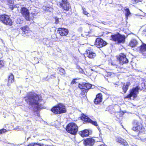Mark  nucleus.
Listing matches in <instances>:
<instances>
[{
	"label": "nucleus",
	"mask_w": 146,
	"mask_h": 146,
	"mask_svg": "<svg viewBox=\"0 0 146 146\" xmlns=\"http://www.w3.org/2000/svg\"><path fill=\"white\" fill-rule=\"evenodd\" d=\"M25 101L29 105L36 108V94L32 92H29L25 97Z\"/></svg>",
	"instance_id": "f257e3e1"
},
{
	"label": "nucleus",
	"mask_w": 146,
	"mask_h": 146,
	"mask_svg": "<svg viewBox=\"0 0 146 146\" xmlns=\"http://www.w3.org/2000/svg\"><path fill=\"white\" fill-rule=\"evenodd\" d=\"M51 110L55 114L64 113L66 111L65 106L61 103L53 107Z\"/></svg>",
	"instance_id": "f03ea898"
},
{
	"label": "nucleus",
	"mask_w": 146,
	"mask_h": 146,
	"mask_svg": "<svg viewBox=\"0 0 146 146\" xmlns=\"http://www.w3.org/2000/svg\"><path fill=\"white\" fill-rule=\"evenodd\" d=\"M111 40L119 44L123 43L125 42V36L118 33L111 35Z\"/></svg>",
	"instance_id": "7ed1b4c3"
},
{
	"label": "nucleus",
	"mask_w": 146,
	"mask_h": 146,
	"mask_svg": "<svg viewBox=\"0 0 146 146\" xmlns=\"http://www.w3.org/2000/svg\"><path fill=\"white\" fill-rule=\"evenodd\" d=\"M66 129L69 133L75 135L78 131V127L75 123H71L67 125Z\"/></svg>",
	"instance_id": "20e7f679"
},
{
	"label": "nucleus",
	"mask_w": 146,
	"mask_h": 146,
	"mask_svg": "<svg viewBox=\"0 0 146 146\" xmlns=\"http://www.w3.org/2000/svg\"><path fill=\"white\" fill-rule=\"evenodd\" d=\"M0 21L6 25L11 26L13 25L11 19L9 15L5 14L0 15Z\"/></svg>",
	"instance_id": "39448f33"
},
{
	"label": "nucleus",
	"mask_w": 146,
	"mask_h": 146,
	"mask_svg": "<svg viewBox=\"0 0 146 146\" xmlns=\"http://www.w3.org/2000/svg\"><path fill=\"white\" fill-rule=\"evenodd\" d=\"M20 13L25 19L27 21H29L31 18L30 16V12L29 10L26 7H23L21 8Z\"/></svg>",
	"instance_id": "423d86ee"
},
{
	"label": "nucleus",
	"mask_w": 146,
	"mask_h": 146,
	"mask_svg": "<svg viewBox=\"0 0 146 146\" xmlns=\"http://www.w3.org/2000/svg\"><path fill=\"white\" fill-rule=\"evenodd\" d=\"M139 89L138 86L133 88L131 91L130 93L125 98L134 100V98L137 97V95L139 92Z\"/></svg>",
	"instance_id": "0eeeda50"
},
{
	"label": "nucleus",
	"mask_w": 146,
	"mask_h": 146,
	"mask_svg": "<svg viewBox=\"0 0 146 146\" xmlns=\"http://www.w3.org/2000/svg\"><path fill=\"white\" fill-rule=\"evenodd\" d=\"M58 5L66 11H69L71 8L70 3L67 0H62V2H60L58 3Z\"/></svg>",
	"instance_id": "6e6552de"
},
{
	"label": "nucleus",
	"mask_w": 146,
	"mask_h": 146,
	"mask_svg": "<svg viewBox=\"0 0 146 146\" xmlns=\"http://www.w3.org/2000/svg\"><path fill=\"white\" fill-rule=\"evenodd\" d=\"M117 59L119 63L122 65L127 63L129 62L128 59L126 58V55L122 53L120 54L117 56Z\"/></svg>",
	"instance_id": "1a4fd4ad"
},
{
	"label": "nucleus",
	"mask_w": 146,
	"mask_h": 146,
	"mask_svg": "<svg viewBox=\"0 0 146 146\" xmlns=\"http://www.w3.org/2000/svg\"><path fill=\"white\" fill-rule=\"evenodd\" d=\"M91 85L87 83H82V84H79V87L81 89V91L83 93L88 92V90L91 87Z\"/></svg>",
	"instance_id": "9d476101"
},
{
	"label": "nucleus",
	"mask_w": 146,
	"mask_h": 146,
	"mask_svg": "<svg viewBox=\"0 0 146 146\" xmlns=\"http://www.w3.org/2000/svg\"><path fill=\"white\" fill-rule=\"evenodd\" d=\"M44 102L42 99L40 95H37V111L42 108V105ZM39 115L37 113V117H39Z\"/></svg>",
	"instance_id": "9b49d317"
},
{
	"label": "nucleus",
	"mask_w": 146,
	"mask_h": 146,
	"mask_svg": "<svg viewBox=\"0 0 146 146\" xmlns=\"http://www.w3.org/2000/svg\"><path fill=\"white\" fill-rule=\"evenodd\" d=\"M106 43L100 38H97L95 41V45L98 48H101L106 44Z\"/></svg>",
	"instance_id": "f8f14e48"
},
{
	"label": "nucleus",
	"mask_w": 146,
	"mask_h": 146,
	"mask_svg": "<svg viewBox=\"0 0 146 146\" xmlns=\"http://www.w3.org/2000/svg\"><path fill=\"white\" fill-rule=\"evenodd\" d=\"M82 119L85 122L90 123L95 126H98L96 121H92L87 116L85 115H84L82 116Z\"/></svg>",
	"instance_id": "ddd939ff"
},
{
	"label": "nucleus",
	"mask_w": 146,
	"mask_h": 146,
	"mask_svg": "<svg viewBox=\"0 0 146 146\" xmlns=\"http://www.w3.org/2000/svg\"><path fill=\"white\" fill-rule=\"evenodd\" d=\"M57 32L61 36H66L68 34V31L67 29L61 28L58 29Z\"/></svg>",
	"instance_id": "4468645a"
},
{
	"label": "nucleus",
	"mask_w": 146,
	"mask_h": 146,
	"mask_svg": "<svg viewBox=\"0 0 146 146\" xmlns=\"http://www.w3.org/2000/svg\"><path fill=\"white\" fill-rule=\"evenodd\" d=\"M94 143V140L92 138H88L84 141V144L85 146L92 145Z\"/></svg>",
	"instance_id": "2eb2a0df"
},
{
	"label": "nucleus",
	"mask_w": 146,
	"mask_h": 146,
	"mask_svg": "<svg viewBox=\"0 0 146 146\" xmlns=\"http://www.w3.org/2000/svg\"><path fill=\"white\" fill-rule=\"evenodd\" d=\"M8 78L7 85L8 86H9L11 83H13L15 81V78L13 74L12 73H11L8 76Z\"/></svg>",
	"instance_id": "dca6fc26"
},
{
	"label": "nucleus",
	"mask_w": 146,
	"mask_h": 146,
	"mask_svg": "<svg viewBox=\"0 0 146 146\" xmlns=\"http://www.w3.org/2000/svg\"><path fill=\"white\" fill-rule=\"evenodd\" d=\"M102 95L101 93H99L97 95L96 97L94 100V103L96 104H100L102 102Z\"/></svg>",
	"instance_id": "f3484780"
},
{
	"label": "nucleus",
	"mask_w": 146,
	"mask_h": 146,
	"mask_svg": "<svg viewBox=\"0 0 146 146\" xmlns=\"http://www.w3.org/2000/svg\"><path fill=\"white\" fill-rule=\"evenodd\" d=\"M87 56L90 58H92L95 57L96 54L92 50H87L86 51Z\"/></svg>",
	"instance_id": "a211bd4d"
},
{
	"label": "nucleus",
	"mask_w": 146,
	"mask_h": 146,
	"mask_svg": "<svg viewBox=\"0 0 146 146\" xmlns=\"http://www.w3.org/2000/svg\"><path fill=\"white\" fill-rule=\"evenodd\" d=\"M140 53H141L143 55H144V53L146 52V44H143L139 47Z\"/></svg>",
	"instance_id": "6ab92c4d"
},
{
	"label": "nucleus",
	"mask_w": 146,
	"mask_h": 146,
	"mask_svg": "<svg viewBox=\"0 0 146 146\" xmlns=\"http://www.w3.org/2000/svg\"><path fill=\"white\" fill-rule=\"evenodd\" d=\"M21 29L23 31V34H24L29 33L30 31L29 27L27 26H25L21 27Z\"/></svg>",
	"instance_id": "aec40b11"
},
{
	"label": "nucleus",
	"mask_w": 146,
	"mask_h": 146,
	"mask_svg": "<svg viewBox=\"0 0 146 146\" xmlns=\"http://www.w3.org/2000/svg\"><path fill=\"white\" fill-rule=\"evenodd\" d=\"M116 141L117 142L124 145H127V143L126 141L120 137H118L116 139Z\"/></svg>",
	"instance_id": "412c9836"
},
{
	"label": "nucleus",
	"mask_w": 146,
	"mask_h": 146,
	"mask_svg": "<svg viewBox=\"0 0 146 146\" xmlns=\"http://www.w3.org/2000/svg\"><path fill=\"white\" fill-rule=\"evenodd\" d=\"M79 134L82 137H87L89 135V131L88 130L85 129L79 132Z\"/></svg>",
	"instance_id": "4be33fe9"
},
{
	"label": "nucleus",
	"mask_w": 146,
	"mask_h": 146,
	"mask_svg": "<svg viewBox=\"0 0 146 146\" xmlns=\"http://www.w3.org/2000/svg\"><path fill=\"white\" fill-rule=\"evenodd\" d=\"M138 44L137 41L135 39H132L129 43L130 46L132 47L136 46Z\"/></svg>",
	"instance_id": "5701e85b"
},
{
	"label": "nucleus",
	"mask_w": 146,
	"mask_h": 146,
	"mask_svg": "<svg viewBox=\"0 0 146 146\" xmlns=\"http://www.w3.org/2000/svg\"><path fill=\"white\" fill-rule=\"evenodd\" d=\"M130 84L129 83L127 82L125 84H124L123 87V90L124 93L126 92L127 91L128 89V87L130 85Z\"/></svg>",
	"instance_id": "b1692460"
},
{
	"label": "nucleus",
	"mask_w": 146,
	"mask_h": 146,
	"mask_svg": "<svg viewBox=\"0 0 146 146\" xmlns=\"http://www.w3.org/2000/svg\"><path fill=\"white\" fill-rule=\"evenodd\" d=\"M125 11H126L125 17L127 19L129 15L131 14V13L129 11V9L128 8H125L124 9Z\"/></svg>",
	"instance_id": "393cba45"
},
{
	"label": "nucleus",
	"mask_w": 146,
	"mask_h": 146,
	"mask_svg": "<svg viewBox=\"0 0 146 146\" xmlns=\"http://www.w3.org/2000/svg\"><path fill=\"white\" fill-rule=\"evenodd\" d=\"M44 40L45 41V42L44 41V43L48 47L52 45V43L50 41L46 39Z\"/></svg>",
	"instance_id": "a878e982"
},
{
	"label": "nucleus",
	"mask_w": 146,
	"mask_h": 146,
	"mask_svg": "<svg viewBox=\"0 0 146 146\" xmlns=\"http://www.w3.org/2000/svg\"><path fill=\"white\" fill-rule=\"evenodd\" d=\"M141 127L139 125H136L135 126H134L133 128V130L134 131L140 130Z\"/></svg>",
	"instance_id": "bb28decb"
},
{
	"label": "nucleus",
	"mask_w": 146,
	"mask_h": 146,
	"mask_svg": "<svg viewBox=\"0 0 146 146\" xmlns=\"http://www.w3.org/2000/svg\"><path fill=\"white\" fill-rule=\"evenodd\" d=\"M5 63V62L4 60H0V69L4 67Z\"/></svg>",
	"instance_id": "cd10ccee"
},
{
	"label": "nucleus",
	"mask_w": 146,
	"mask_h": 146,
	"mask_svg": "<svg viewBox=\"0 0 146 146\" xmlns=\"http://www.w3.org/2000/svg\"><path fill=\"white\" fill-rule=\"evenodd\" d=\"M9 8L11 10H13L14 8H16L17 7L16 5H8Z\"/></svg>",
	"instance_id": "c85d7f7f"
},
{
	"label": "nucleus",
	"mask_w": 146,
	"mask_h": 146,
	"mask_svg": "<svg viewBox=\"0 0 146 146\" xmlns=\"http://www.w3.org/2000/svg\"><path fill=\"white\" fill-rule=\"evenodd\" d=\"M59 73L61 75H64L65 73V72L64 69L60 68L59 71Z\"/></svg>",
	"instance_id": "c756f323"
},
{
	"label": "nucleus",
	"mask_w": 146,
	"mask_h": 146,
	"mask_svg": "<svg viewBox=\"0 0 146 146\" xmlns=\"http://www.w3.org/2000/svg\"><path fill=\"white\" fill-rule=\"evenodd\" d=\"M8 131V130L4 128L0 129V135L5 133Z\"/></svg>",
	"instance_id": "7c9ffc66"
},
{
	"label": "nucleus",
	"mask_w": 146,
	"mask_h": 146,
	"mask_svg": "<svg viewBox=\"0 0 146 146\" xmlns=\"http://www.w3.org/2000/svg\"><path fill=\"white\" fill-rule=\"evenodd\" d=\"M83 11V13L85 15H87L88 17H89L90 16V14L88 13L86 11V9L85 8H82Z\"/></svg>",
	"instance_id": "2f4dec72"
},
{
	"label": "nucleus",
	"mask_w": 146,
	"mask_h": 146,
	"mask_svg": "<svg viewBox=\"0 0 146 146\" xmlns=\"http://www.w3.org/2000/svg\"><path fill=\"white\" fill-rule=\"evenodd\" d=\"M143 0H131V2L133 4L139 2H142Z\"/></svg>",
	"instance_id": "473e14b6"
},
{
	"label": "nucleus",
	"mask_w": 146,
	"mask_h": 146,
	"mask_svg": "<svg viewBox=\"0 0 146 146\" xmlns=\"http://www.w3.org/2000/svg\"><path fill=\"white\" fill-rule=\"evenodd\" d=\"M7 5H13L14 1L12 0H7Z\"/></svg>",
	"instance_id": "72a5a7b5"
},
{
	"label": "nucleus",
	"mask_w": 146,
	"mask_h": 146,
	"mask_svg": "<svg viewBox=\"0 0 146 146\" xmlns=\"http://www.w3.org/2000/svg\"><path fill=\"white\" fill-rule=\"evenodd\" d=\"M50 9L51 8H50L49 7H46V6H43L42 7V9L45 11H50L51 10H50Z\"/></svg>",
	"instance_id": "f704fd0d"
},
{
	"label": "nucleus",
	"mask_w": 146,
	"mask_h": 146,
	"mask_svg": "<svg viewBox=\"0 0 146 146\" xmlns=\"http://www.w3.org/2000/svg\"><path fill=\"white\" fill-rule=\"evenodd\" d=\"M36 146V143H30L29 145H28L27 146Z\"/></svg>",
	"instance_id": "c9c22d12"
},
{
	"label": "nucleus",
	"mask_w": 146,
	"mask_h": 146,
	"mask_svg": "<svg viewBox=\"0 0 146 146\" xmlns=\"http://www.w3.org/2000/svg\"><path fill=\"white\" fill-rule=\"evenodd\" d=\"M55 19V23L56 24H58L59 23V19L58 18H56Z\"/></svg>",
	"instance_id": "e433bc0d"
},
{
	"label": "nucleus",
	"mask_w": 146,
	"mask_h": 146,
	"mask_svg": "<svg viewBox=\"0 0 146 146\" xmlns=\"http://www.w3.org/2000/svg\"><path fill=\"white\" fill-rule=\"evenodd\" d=\"M55 78V76L53 75H51L50 76V78Z\"/></svg>",
	"instance_id": "4c0bfd02"
},
{
	"label": "nucleus",
	"mask_w": 146,
	"mask_h": 146,
	"mask_svg": "<svg viewBox=\"0 0 146 146\" xmlns=\"http://www.w3.org/2000/svg\"><path fill=\"white\" fill-rule=\"evenodd\" d=\"M75 83V80H73L71 82V84H74Z\"/></svg>",
	"instance_id": "58836bf2"
},
{
	"label": "nucleus",
	"mask_w": 146,
	"mask_h": 146,
	"mask_svg": "<svg viewBox=\"0 0 146 146\" xmlns=\"http://www.w3.org/2000/svg\"><path fill=\"white\" fill-rule=\"evenodd\" d=\"M144 55H143L144 56H145V58H146V52L145 53V54L144 53Z\"/></svg>",
	"instance_id": "ea45409f"
},
{
	"label": "nucleus",
	"mask_w": 146,
	"mask_h": 146,
	"mask_svg": "<svg viewBox=\"0 0 146 146\" xmlns=\"http://www.w3.org/2000/svg\"><path fill=\"white\" fill-rule=\"evenodd\" d=\"M145 31L146 32V28L145 29V31H143V33H145L144 32Z\"/></svg>",
	"instance_id": "a19ab883"
},
{
	"label": "nucleus",
	"mask_w": 146,
	"mask_h": 146,
	"mask_svg": "<svg viewBox=\"0 0 146 146\" xmlns=\"http://www.w3.org/2000/svg\"><path fill=\"white\" fill-rule=\"evenodd\" d=\"M144 100V101L146 103V97H145Z\"/></svg>",
	"instance_id": "79ce46f5"
},
{
	"label": "nucleus",
	"mask_w": 146,
	"mask_h": 146,
	"mask_svg": "<svg viewBox=\"0 0 146 146\" xmlns=\"http://www.w3.org/2000/svg\"><path fill=\"white\" fill-rule=\"evenodd\" d=\"M98 146H105L104 145L102 144V145H100Z\"/></svg>",
	"instance_id": "37998d69"
},
{
	"label": "nucleus",
	"mask_w": 146,
	"mask_h": 146,
	"mask_svg": "<svg viewBox=\"0 0 146 146\" xmlns=\"http://www.w3.org/2000/svg\"><path fill=\"white\" fill-rule=\"evenodd\" d=\"M37 146H42V145H38V144L37 143Z\"/></svg>",
	"instance_id": "c03bdc74"
},
{
	"label": "nucleus",
	"mask_w": 146,
	"mask_h": 146,
	"mask_svg": "<svg viewBox=\"0 0 146 146\" xmlns=\"http://www.w3.org/2000/svg\"><path fill=\"white\" fill-rule=\"evenodd\" d=\"M132 146H137L136 145H133Z\"/></svg>",
	"instance_id": "a18cd8bd"
},
{
	"label": "nucleus",
	"mask_w": 146,
	"mask_h": 146,
	"mask_svg": "<svg viewBox=\"0 0 146 146\" xmlns=\"http://www.w3.org/2000/svg\"><path fill=\"white\" fill-rule=\"evenodd\" d=\"M45 81H48V80H46V79H45Z\"/></svg>",
	"instance_id": "49530a36"
},
{
	"label": "nucleus",
	"mask_w": 146,
	"mask_h": 146,
	"mask_svg": "<svg viewBox=\"0 0 146 146\" xmlns=\"http://www.w3.org/2000/svg\"><path fill=\"white\" fill-rule=\"evenodd\" d=\"M111 65H113V63H111Z\"/></svg>",
	"instance_id": "de8ad7c7"
},
{
	"label": "nucleus",
	"mask_w": 146,
	"mask_h": 146,
	"mask_svg": "<svg viewBox=\"0 0 146 146\" xmlns=\"http://www.w3.org/2000/svg\"><path fill=\"white\" fill-rule=\"evenodd\" d=\"M110 74V73H109V74H108V75H109Z\"/></svg>",
	"instance_id": "09e8293b"
},
{
	"label": "nucleus",
	"mask_w": 146,
	"mask_h": 146,
	"mask_svg": "<svg viewBox=\"0 0 146 146\" xmlns=\"http://www.w3.org/2000/svg\"><path fill=\"white\" fill-rule=\"evenodd\" d=\"M110 74V73H109V74H108V75H109Z\"/></svg>",
	"instance_id": "8fccbe9b"
},
{
	"label": "nucleus",
	"mask_w": 146,
	"mask_h": 146,
	"mask_svg": "<svg viewBox=\"0 0 146 146\" xmlns=\"http://www.w3.org/2000/svg\"><path fill=\"white\" fill-rule=\"evenodd\" d=\"M110 74V73H109V74H108V75H109Z\"/></svg>",
	"instance_id": "3c124183"
}]
</instances>
